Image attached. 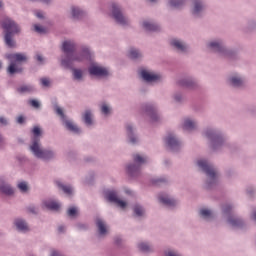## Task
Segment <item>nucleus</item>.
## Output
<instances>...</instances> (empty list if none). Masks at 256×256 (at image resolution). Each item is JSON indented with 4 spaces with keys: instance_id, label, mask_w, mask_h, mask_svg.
<instances>
[{
    "instance_id": "1",
    "label": "nucleus",
    "mask_w": 256,
    "mask_h": 256,
    "mask_svg": "<svg viewBox=\"0 0 256 256\" xmlns=\"http://www.w3.org/2000/svg\"><path fill=\"white\" fill-rule=\"evenodd\" d=\"M62 51L67 55V60H62L63 67H71L73 61H84V59H89L90 53L89 49L83 51L79 56H75V43L71 41H65L62 45Z\"/></svg>"
},
{
    "instance_id": "2",
    "label": "nucleus",
    "mask_w": 256,
    "mask_h": 256,
    "mask_svg": "<svg viewBox=\"0 0 256 256\" xmlns=\"http://www.w3.org/2000/svg\"><path fill=\"white\" fill-rule=\"evenodd\" d=\"M32 133L34 135L32 145L30 146L32 153L40 159H51L55 153L51 150L41 148V139H39V137H41V128L34 126Z\"/></svg>"
},
{
    "instance_id": "3",
    "label": "nucleus",
    "mask_w": 256,
    "mask_h": 256,
    "mask_svg": "<svg viewBox=\"0 0 256 256\" xmlns=\"http://www.w3.org/2000/svg\"><path fill=\"white\" fill-rule=\"evenodd\" d=\"M197 167L202 173L206 174V189H213V187L217 185V180L219 178L217 170H215V168L210 165L208 161H198Z\"/></svg>"
},
{
    "instance_id": "4",
    "label": "nucleus",
    "mask_w": 256,
    "mask_h": 256,
    "mask_svg": "<svg viewBox=\"0 0 256 256\" xmlns=\"http://www.w3.org/2000/svg\"><path fill=\"white\" fill-rule=\"evenodd\" d=\"M3 29L5 30V43L8 47H14L15 46V41H13V36L17 35L19 31H21V28L15 23V21L7 18L3 24H2Z\"/></svg>"
},
{
    "instance_id": "5",
    "label": "nucleus",
    "mask_w": 256,
    "mask_h": 256,
    "mask_svg": "<svg viewBox=\"0 0 256 256\" xmlns=\"http://www.w3.org/2000/svg\"><path fill=\"white\" fill-rule=\"evenodd\" d=\"M6 57L10 60V65L7 69L10 75H14V73H21V71H23V68L19 67V65L27 61V56L25 54H8Z\"/></svg>"
},
{
    "instance_id": "6",
    "label": "nucleus",
    "mask_w": 256,
    "mask_h": 256,
    "mask_svg": "<svg viewBox=\"0 0 256 256\" xmlns=\"http://www.w3.org/2000/svg\"><path fill=\"white\" fill-rule=\"evenodd\" d=\"M222 211L224 215H228L227 223L230 227H233V229H243L245 227L243 219L235 215H231V211H233V206H231V204L223 206Z\"/></svg>"
},
{
    "instance_id": "7",
    "label": "nucleus",
    "mask_w": 256,
    "mask_h": 256,
    "mask_svg": "<svg viewBox=\"0 0 256 256\" xmlns=\"http://www.w3.org/2000/svg\"><path fill=\"white\" fill-rule=\"evenodd\" d=\"M145 161H135L126 166V173L130 179H137L141 175V167H143Z\"/></svg>"
},
{
    "instance_id": "8",
    "label": "nucleus",
    "mask_w": 256,
    "mask_h": 256,
    "mask_svg": "<svg viewBox=\"0 0 256 256\" xmlns=\"http://www.w3.org/2000/svg\"><path fill=\"white\" fill-rule=\"evenodd\" d=\"M13 225L18 233H29V231H31L29 223H27V220H25V218H15Z\"/></svg>"
},
{
    "instance_id": "9",
    "label": "nucleus",
    "mask_w": 256,
    "mask_h": 256,
    "mask_svg": "<svg viewBox=\"0 0 256 256\" xmlns=\"http://www.w3.org/2000/svg\"><path fill=\"white\" fill-rule=\"evenodd\" d=\"M106 199H108L110 203H115V205H118L121 209H125V207H127V202L119 200L117 197V191L115 190H108L106 192Z\"/></svg>"
},
{
    "instance_id": "10",
    "label": "nucleus",
    "mask_w": 256,
    "mask_h": 256,
    "mask_svg": "<svg viewBox=\"0 0 256 256\" xmlns=\"http://www.w3.org/2000/svg\"><path fill=\"white\" fill-rule=\"evenodd\" d=\"M206 137L210 139L213 149H217V147H221V145H223V137L215 133L213 130L206 131Z\"/></svg>"
},
{
    "instance_id": "11",
    "label": "nucleus",
    "mask_w": 256,
    "mask_h": 256,
    "mask_svg": "<svg viewBox=\"0 0 256 256\" xmlns=\"http://www.w3.org/2000/svg\"><path fill=\"white\" fill-rule=\"evenodd\" d=\"M112 13L114 19L119 23L120 25H127L129 23V20L123 16L121 13V10L119 9V6L117 4H112Z\"/></svg>"
},
{
    "instance_id": "12",
    "label": "nucleus",
    "mask_w": 256,
    "mask_h": 256,
    "mask_svg": "<svg viewBox=\"0 0 256 256\" xmlns=\"http://www.w3.org/2000/svg\"><path fill=\"white\" fill-rule=\"evenodd\" d=\"M89 73L96 77H107V75H109V70L98 65H93L89 68Z\"/></svg>"
},
{
    "instance_id": "13",
    "label": "nucleus",
    "mask_w": 256,
    "mask_h": 256,
    "mask_svg": "<svg viewBox=\"0 0 256 256\" xmlns=\"http://www.w3.org/2000/svg\"><path fill=\"white\" fill-rule=\"evenodd\" d=\"M158 199L160 203H162V205H165V207H168V209H173L177 206V200L173 199L169 195L162 194L158 197Z\"/></svg>"
},
{
    "instance_id": "14",
    "label": "nucleus",
    "mask_w": 256,
    "mask_h": 256,
    "mask_svg": "<svg viewBox=\"0 0 256 256\" xmlns=\"http://www.w3.org/2000/svg\"><path fill=\"white\" fill-rule=\"evenodd\" d=\"M198 215L202 221H206L207 223L215 219V214H213V211L207 208H200Z\"/></svg>"
},
{
    "instance_id": "15",
    "label": "nucleus",
    "mask_w": 256,
    "mask_h": 256,
    "mask_svg": "<svg viewBox=\"0 0 256 256\" xmlns=\"http://www.w3.org/2000/svg\"><path fill=\"white\" fill-rule=\"evenodd\" d=\"M166 145H168L171 151H179V149H181V142H179L173 135H169L166 138Z\"/></svg>"
},
{
    "instance_id": "16",
    "label": "nucleus",
    "mask_w": 256,
    "mask_h": 256,
    "mask_svg": "<svg viewBox=\"0 0 256 256\" xmlns=\"http://www.w3.org/2000/svg\"><path fill=\"white\" fill-rule=\"evenodd\" d=\"M137 248L140 251V253H153L155 249L153 248V244L149 241H142L137 244Z\"/></svg>"
},
{
    "instance_id": "17",
    "label": "nucleus",
    "mask_w": 256,
    "mask_h": 256,
    "mask_svg": "<svg viewBox=\"0 0 256 256\" xmlns=\"http://www.w3.org/2000/svg\"><path fill=\"white\" fill-rule=\"evenodd\" d=\"M141 77H142V79H144V81H147V83H153V82L159 81V79H161V75L155 74V73H150L147 70L141 71Z\"/></svg>"
},
{
    "instance_id": "18",
    "label": "nucleus",
    "mask_w": 256,
    "mask_h": 256,
    "mask_svg": "<svg viewBox=\"0 0 256 256\" xmlns=\"http://www.w3.org/2000/svg\"><path fill=\"white\" fill-rule=\"evenodd\" d=\"M0 193L6 195L7 197H11V195L15 194V189H13L9 183L2 182L0 184Z\"/></svg>"
},
{
    "instance_id": "19",
    "label": "nucleus",
    "mask_w": 256,
    "mask_h": 256,
    "mask_svg": "<svg viewBox=\"0 0 256 256\" xmlns=\"http://www.w3.org/2000/svg\"><path fill=\"white\" fill-rule=\"evenodd\" d=\"M133 216L136 217V219L145 217V208L141 204H135L133 206Z\"/></svg>"
},
{
    "instance_id": "20",
    "label": "nucleus",
    "mask_w": 256,
    "mask_h": 256,
    "mask_svg": "<svg viewBox=\"0 0 256 256\" xmlns=\"http://www.w3.org/2000/svg\"><path fill=\"white\" fill-rule=\"evenodd\" d=\"M96 227L98 228L99 235H107V225L103 219L99 217L96 218Z\"/></svg>"
},
{
    "instance_id": "21",
    "label": "nucleus",
    "mask_w": 256,
    "mask_h": 256,
    "mask_svg": "<svg viewBox=\"0 0 256 256\" xmlns=\"http://www.w3.org/2000/svg\"><path fill=\"white\" fill-rule=\"evenodd\" d=\"M59 189L63 191L66 195H73V187L71 185L62 184L60 181L56 182Z\"/></svg>"
},
{
    "instance_id": "22",
    "label": "nucleus",
    "mask_w": 256,
    "mask_h": 256,
    "mask_svg": "<svg viewBox=\"0 0 256 256\" xmlns=\"http://www.w3.org/2000/svg\"><path fill=\"white\" fill-rule=\"evenodd\" d=\"M170 44L172 45V47H175L176 49H178V51H186L187 50V45L183 44V42L177 40V39H173Z\"/></svg>"
},
{
    "instance_id": "23",
    "label": "nucleus",
    "mask_w": 256,
    "mask_h": 256,
    "mask_svg": "<svg viewBox=\"0 0 256 256\" xmlns=\"http://www.w3.org/2000/svg\"><path fill=\"white\" fill-rule=\"evenodd\" d=\"M64 125L66 129H68V131H72L73 133H79V127H77V125H75L73 122L65 120Z\"/></svg>"
},
{
    "instance_id": "24",
    "label": "nucleus",
    "mask_w": 256,
    "mask_h": 256,
    "mask_svg": "<svg viewBox=\"0 0 256 256\" xmlns=\"http://www.w3.org/2000/svg\"><path fill=\"white\" fill-rule=\"evenodd\" d=\"M44 207H46V209H49L50 211H57L59 209V203L55 201H45Z\"/></svg>"
},
{
    "instance_id": "25",
    "label": "nucleus",
    "mask_w": 256,
    "mask_h": 256,
    "mask_svg": "<svg viewBox=\"0 0 256 256\" xmlns=\"http://www.w3.org/2000/svg\"><path fill=\"white\" fill-rule=\"evenodd\" d=\"M195 127V122L191 121V119L189 118L185 119L183 129H185L186 131H193Z\"/></svg>"
},
{
    "instance_id": "26",
    "label": "nucleus",
    "mask_w": 256,
    "mask_h": 256,
    "mask_svg": "<svg viewBox=\"0 0 256 256\" xmlns=\"http://www.w3.org/2000/svg\"><path fill=\"white\" fill-rule=\"evenodd\" d=\"M143 27H144V29H146V31H158L159 30V26L157 24H151L149 22H144Z\"/></svg>"
},
{
    "instance_id": "27",
    "label": "nucleus",
    "mask_w": 256,
    "mask_h": 256,
    "mask_svg": "<svg viewBox=\"0 0 256 256\" xmlns=\"http://www.w3.org/2000/svg\"><path fill=\"white\" fill-rule=\"evenodd\" d=\"M83 15L84 12L81 9L72 7V16L74 17V19H81Z\"/></svg>"
},
{
    "instance_id": "28",
    "label": "nucleus",
    "mask_w": 256,
    "mask_h": 256,
    "mask_svg": "<svg viewBox=\"0 0 256 256\" xmlns=\"http://www.w3.org/2000/svg\"><path fill=\"white\" fill-rule=\"evenodd\" d=\"M127 133H128V137L130 139V143H137V138L135 136H133V127H131V125H128L126 127Z\"/></svg>"
},
{
    "instance_id": "29",
    "label": "nucleus",
    "mask_w": 256,
    "mask_h": 256,
    "mask_svg": "<svg viewBox=\"0 0 256 256\" xmlns=\"http://www.w3.org/2000/svg\"><path fill=\"white\" fill-rule=\"evenodd\" d=\"M166 183H167V178L165 177L152 179V185L161 186V185H166Z\"/></svg>"
},
{
    "instance_id": "30",
    "label": "nucleus",
    "mask_w": 256,
    "mask_h": 256,
    "mask_svg": "<svg viewBox=\"0 0 256 256\" xmlns=\"http://www.w3.org/2000/svg\"><path fill=\"white\" fill-rule=\"evenodd\" d=\"M18 93H31L34 91L33 86L30 85H24L17 89Z\"/></svg>"
},
{
    "instance_id": "31",
    "label": "nucleus",
    "mask_w": 256,
    "mask_h": 256,
    "mask_svg": "<svg viewBox=\"0 0 256 256\" xmlns=\"http://www.w3.org/2000/svg\"><path fill=\"white\" fill-rule=\"evenodd\" d=\"M230 82L233 85V87H241V85H243V79L236 76L232 77L230 79Z\"/></svg>"
},
{
    "instance_id": "32",
    "label": "nucleus",
    "mask_w": 256,
    "mask_h": 256,
    "mask_svg": "<svg viewBox=\"0 0 256 256\" xmlns=\"http://www.w3.org/2000/svg\"><path fill=\"white\" fill-rule=\"evenodd\" d=\"M209 47L211 49H214V51H218V52L223 51V45L220 42H211L209 44Z\"/></svg>"
},
{
    "instance_id": "33",
    "label": "nucleus",
    "mask_w": 256,
    "mask_h": 256,
    "mask_svg": "<svg viewBox=\"0 0 256 256\" xmlns=\"http://www.w3.org/2000/svg\"><path fill=\"white\" fill-rule=\"evenodd\" d=\"M200 11H203V5L201 4V2L196 1L194 3V9H193V15H197L200 13Z\"/></svg>"
},
{
    "instance_id": "34",
    "label": "nucleus",
    "mask_w": 256,
    "mask_h": 256,
    "mask_svg": "<svg viewBox=\"0 0 256 256\" xmlns=\"http://www.w3.org/2000/svg\"><path fill=\"white\" fill-rule=\"evenodd\" d=\"M84 122L86 125H93V120L91 119V111L87 110L84 114Z\"/></svg>"
},
{
    "instance_id": "35",
    "label": "nucleus",
    "mask_w": 256,
    "mask_h": 256,
    "mask_svg": "<svg viewBox=\"0 0 256 256\" xmlns=\"http://www.w3.org/2000/svg\"><path fill=\"white\" fill-rule=\"evenodd\" d=\"M164 256H183V254L177 250L169 249L164 252Z\"/></svg>"
},
{
    "instance_id": "36",
    "label": "nucleus",
    "mask_w": 256,
    "mask_h": 256,
    "mask_svg": "<svg viewBox=\"0 0 256 256\" xmlns=\"http://www.w3.org/2000/svg\"><path fill=\"white\" fill-rule=\"evenodd\" d=\"M73 77L77 81H81V79H83V71H81L79 69H74L73 70Z\"/></svg>"
},
{
    "instance_id": "37",
    "label": "nucleus",
    "mask_w": 256,
    "mask_h": 256,
    "mask_svg": "<svg viewBox=\"0 0 256 256\" xmlns=\"http://www.w3.org/2000/svg\"><path fill=\"white\" fill-rule=\"evenodd\" d=\"M141 57V54L136 49H131L129 52V58L130 59H139Z\"/></svg>"
},
{
    "instance_id": "38",
    "label": "nucleus",
    "mask_w": 256,
    "mask_h": 256,
    "mask_svg": "<svg viewBox=\"0 0 256 256\" xmlns=\"http://www.w3.org/2000/svg\"><path fill=\"white\" fill-rule=\"evenodd\" d=\"M18 189L21 193H27V191H29V186H27V182H20L18 183Z\"/></svg>"
},
{
    "instance_id": "39",
    "label": "nucleus",
    "mask_w": 256,
    "mask_h": 256,
    "mask_svg": "<svg viewBox=\"0 0 256 256\" xmlns=\"http://www.w3.org/2000/svg\"><path fill=\"white\" fill-rule=\"evenodd\" d=\"M67 214L69 217H77V208L71 207L68 209Z\"/></svg>"
},
{
    "instance_id": "40",
    "label": "nucleus",
    "mask_w": 256,
    "mask_h": 256,
    "mask_svg": "<svg viewBox=\"0 0 256 256\" xmlns=\"http://www.w3.org/2000/svg\"><path fill=\"white\" fill-rule=\"evenodd\" d=\"M171 7H181L183 5V1L180 0H170Z\"/></svg>"
},
{
    "instance_id": "41",
    "label": "nucleus",
    "mask_w": 256,
    "mask_h": 256,
    "mask_svg": "<svg viewBox=\"0 0 256 256\" xmlns=\"http://www.w3.org/2000/svg\"><path fill=\"white\" fill-rule=\"evenodd\" d=\"M29 104L31 107H34V109H39V107H41V104L37 100H30Z\"/></svg>"
},
{
    "instance_id": "42",
    "label": "nucleus",
    "mask_w": 256,
    "mask_h": 256,
    "mask_svg": "<svg viewBox=\"0 0 256 256\" xmlns=\"http://www.w3.org/2000/svg\"><path fill=\"white\" fill-rule=\"evenodd\" d=\"M101 111L104 115H109V113H111V109H109V106L106 104L102 105Z\"/></svg>"
},
{
    "instance_id": "43",
    "label": "nucleus",
    "mask_w": 256,
    "mask_h": 256,
    "mask_svg": "<svg viewBox=\"0 0 256 256\" xmlns=\"http://www.w3.org/2000/svg\"><path fill=\"white\" fill-rule=\"evenodd\" d=\"M134 161H147V156H141V154H136L134 156Z\"/></svg>"
},
{
    "instance_id": "44",
    "label": "nucleus",
    "mask_w": 256,
    "mask_h": 256,
    "mask_svg": "<svg viewBox=\"0 0 256 256\" xmlns=\"http://www.w3.org/2000/svg\"><path fill=\"white\" fill-rule=\"evenodd\" d=\"M41 84L43 85V87H49L51 81L49 80V78H41Z\"/></svg>"
},
{
    "instance_id": "45",
    "label": "nucleus",
    "mask_w": 256,
    "mask_h": 256,
    "mask_svg": "<svg viewBox=\"0 0 256 256\" xmlns=\"http://www.w3.org/2000/svg\"><path fill=\"white\" fill-rule=\"evenodd\" d=\"M34 31H36V33H45V28L36 24L34 25Z\"/></svg>"
},
{
    "instance_id": "46",
    "label": "nucleus",
    "mask_w": 256,
    "mask_h": 256,
    "mask_svg": "<svg viewBox=\"0 0 256 256\" xmlns=\"http://www.w3.org/2000/svg\"><path fill=\"white\" fill-rule=\"evenodd\" d=\"M56 113L57 115H60L63 119H65V114L63 113V109H61L60 107H57Z\"/></svg>"
},
{
    "instance_id": "47",
    "label": "nucleus",
    "mask_w": 256,
    "mask_h": 256,
    "mask_svg": "<svg viewBox=\"0 0 256 256\" xmlns=\"http://www.w3.org/2000/svg\"><path fill=\"white\" fill-rule=\"evenodd\" d=\"M17 123H19L20 125L25 123V117L23 116H18L17 118Z\"/></svg>"
},
{
    "instance_id": "48",
    "label": "nucleus",
    "mask_w": 256,
    "mask_h": 256,
    "mask_svg": "<svg viewBox=\"0 0 256 256\" xmlns=\"http://www.w3.org/2000/svg\"><path fill=\"white\" fill-rule=\"evenodd\" d=\"M146 111L147 113H155V109L153 108V106H147Z\"/></svg>"
},
{
    "instance_id": "49",
    "label": "nucleus",
    "mask_w": 256,
    "mask_h": 256,
    "mask_svg": "<svg viewBox=\"0 0 256 256\" xmlns=\"http://www.w3.org/2000/svg\"><path fill=\"white\" fill-rule=\"evenodd\" d=\"M28 211H29L30 213H33V214L37 213V210H36V208H35L34 206H30V207L28 208Z\"/></svg>"
},
{
    "instance_id": "50",
    "label": "nucleus",
    "mask_w": 256,
    "mask_h": 256,
    "mask_svg": "<svg viewBox=\"0 0 256 256\" xmlns=\"http://www.w3.org/2000/svg\"><path fill=\"white\" fill-rule=\"evenodd\" d=\"M0 123H1L2 125H7V119H5V117L1 116V117H0Z\"/></svg>"
},
{
    "instance_id": "51",
    "label": "nucleus",
    "mask_w": 256,
    "mask_h": 256,
    "mask_svg": "<svg viewBox=\"0 0 256 256\" xmlns=\"http://www.w3.org/2000/svg\"><path fill=\"white\" fill-rule=\"evenodd\" d=\"M36 59H37V61H38L39 63H43V56L37 54V55H36Z\"/></svg>"
},
{
    "instance_id": "52",
    "label": "nucleus",
    "mask_w": 256,
    "mask_h": 256,
    "mask_svg": "<svg viewBox=\"0 0 256 256\" xmlns=\"http://www.w3.org/2000/svg\"><path fill=\"white\" fill-rule=\"evenodd\" d=\"M77 228L80 230L87 229V226L85 224H77Z\"/></svg>"
},
{
    "instance_id": "53",
    "label": "nucleus",
    "mask_w": 256,
    "mask_h": 256,
    "mask_svg": "<svg viewBox=\"0 0 256 256\" xmlns=\"http://www.w3.org/2000/svg\"><path fill=\"white\" fill-rule=\"evenodd\" d=\"M58 231L59 233H65V226H59Z\"/></svg>"
},
{
    "instance_id": "54",
    "label": "nucleus",
    "mask_w": 256,
    "mask_h": 256,
    "mask_svg": "<svg viewBox=\"0 0 256 256\" xmlns=\"http://www.w3.org/2000/svg\"><path fill=\"white\" fill-rule=\"evenodd\" d=\"M121 241H122V240H121L120 237H116V238H115V244H116V245H121Z\"/></svg>"
},
{
    "instance_id": "55",
    "label": "nucleus",
    "mask_w": 256,
    "mask_h": 256,
    "mask_svg": "<svg viewBox=\"0 0 256 256\" xmlns=\"http://www.w3.org/2000/svg\"><path fill=\"white\" fill-rule=\"evenodd\" d=\"M251 219L256 222V210L252 212Z\"/></svg>"
},
{
    "instance_id": "56",
    "label": "nucleus",
    "mask_w": 256,
    "mask_h": 256,
    "mask_svg": "<svg viewBox=\"0 0 256 256\" xmlns=\"http://www.w3.org/2000/svg\"><path fill=\"white\" fill-rule=\"evenodd\" d=\"M36 17H38V19H43V13L42 12H37Z\"/></svg>"
},
{
    "instance_id": "57",
    "label": "nucleus",
    "mask_w": 256,
    "mask_h": 256,
    "mask_svg": "<svg viewBox=\"0 0 256 256\" xmlns=\"http://www.w3.org/2000/svg\"><path fill=\"white\" fill-rule=\"evenodd\" d=\"M31 1H40V3H49L51 0H31Z\"/></svg>"
},
{
    "instance_id": "58",
    "label": "nucleus",
    "mask_w": 256,
    "mask_h": 256,
    "mask_svg": "<svg viewBox=\"0 0 256 256\" xmlns=\"http://www.w3.org/2000/svg\"><path fill=\"white\" fill-rule=\"evenodd\" d=\"M182 85H185L186 87H189V83H187V82H182Z\"/></svg>"
},
{
    "instance_id": "59",
    "label": "nucleus",
    "mask_w": 256,
    "mask_h": 256,
    "mask_svg": "<svg viewBox=\"0 0 256 256\" xmlns=\"http://www.w3.org/2000/svg\"><path fill=\"white\" fill-rule=\"evenodd\" d=\"M150 1V3H155V1H157V0H149Z\"/></svg>"
},
{
    "instance_id": "60",
    "label": "nucleus",
    "mask_w": 256,
    "mask_h": 256,
    "mask_svg": "<svg viewBox=\"0 0 256 256\" xmlns=\"http://www.w3.org/2000/svg\"><path fill=\"white\" fill-rule=\"evenodd\" d=\"M0 7H3V3H1V1H0Z\"/></svg>"
},
{
    "instance_id": "61",
    "label": "nucleus",
    "mask_w": 256,
    "mask_h": 256,
    "mask_svg": "<svg viewBox=\"0 0 256 256\" xmlns=\"http://www.w3.org/2000/svg\"><path fill=\"white\" fill-rule=\"evenodd\" d=\"M154 116H155V114H152V116H151V117H152V119H155V118H154Z\"/></svg>"
},
{
    "instance_id": "62",
    "label": "nucleus",
    "mask_w": 256,
    "mask_h": 256,
    "mask_svg": "<svg viewBox=\"0 0 256 256\" xmlns=\"http://www.w3.org/2000/svg\"><path fill=\"white\" fill-rule=\"evenodd\" d=\"M1 65H2V63L0 62V69H1Z\"/></svg>"
},
{
    "instance_id": "63",
    "label": "nucleus",
    "mask_w": 256,
    "mask_h": 256,
    "mask_svg": "<svg viewBox=\"0 0 256 256\" xmlns=\"http://www.w3.org/2000/svg\"><path fill=\"white\" fill-rule=\"evenodd\" d=\"M0 141H2V138H1V136H0Z\"/></svg>"
}]
</instances>
